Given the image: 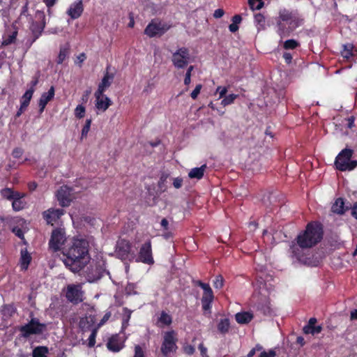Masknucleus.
I'll return each mask as SVG.
<instances>
[{"mask_svg": "<svg viewBox=\"0 0 357 357\" xmlns=\"http://www.w3.org/2000/svg\"><path fill=\"white\" fill-rule=\"evenodd\" d=\"M87 58L86 56V54H84V53H82L80 54L79 56H77L75 63V64L78 65V66H81L82 63L86 60Z\"/></svg>", "mask_w": 357, "mask_h": 357, "instance_id": "4d7b16f0", "label": "nucleus"}, {"mask_svg": "<svg viewBox=\"0 0 357 357\" xmlns=\"http://www.w3.org/2000/svg\"><path fill=\"white\" fill-rule=\"evenodd\" d=\"M255 22L256 23V26L259 30L265 29L266 20L265 17L262 14L257 13L255 15Z\"/></svg>", "mask_w": 357, "mask_h": 357, "instance_id": "7c9ffc66", "label": "nucleus"}, {"mask_svg": "<svg viewBox=\"0 0 357 357\" xmlns=\"http://www.w3.org/2000/svg\"><path fill=\"white\" fill-rule=\"evenodd\" d=\"M139 259L137 261H141L144 264L152 265L154 264V259L152 255V248L151 241L145 242L140 248L139 252Z\"/></svg>", "mask_w": 357, "mask_h": 357, "instance_id": "f8f14e48", "label": "nucleus"}, {"mask_svg": "<svg viewBox=\"0 0 357 357\" xmlns=\"http://www.w3.org/2000/svg\"><path fill=\"white\" fill-rule=\"evenodd\" d=\"M89 131V119H87L85 123V126L82 129V139L85 137L86 138L88 132Z\"/></svg>", "mask_w": 357, "mask_h": 357, "instance_id": "6e6d98bb", "label": "nucleus"}, {"mask_svg": "<svg viewBox=\"0 0 357 357\" xmlns=\"http://www.w3.org/2000/svg\"><path fill=\"white\" fill-rule=\"evenodd\" d=\"M172 62L177 69H183L190 62V54L188 48L185 47H179L172 53Z\"/></svg>", "mask_w": 357, "mask_h": 357, "instance_id": "39448f33", "label": "nucleus"}, {"mask_svg": "<svg viewBox=\"0 0 357 357\" xmlns=\"http://www.w3.org/2000/svg\"><path fill=\"white\" fill-rule=\"evenodd\" d=\"M283 59H284L285 62L288 64L291 63L292 61V55L289 52H284L282 56Z\"/></svg>", "mask_w": 357, "mask_h": 357, "instance_id": "0e129e2a", "label": "nucleus"}, {"mask_svg": "<svg viewBox=\"0 0 357 357\" xmlns=\"http://www.w3.org/2000/svg\"><path fill=\"white\" fill-rule=\"evenodd\" d=\"M262 349H263V347L261 344H257L254 348H252L249 351V353L247 355V357H253L255 355L256 351H261Z\"/></svg>", "mask_w": 357, "mask_h": 357, "instance_id": "8fccbe9b", "label": "nucleus"}, {"mask_svg": "<svg viewBox=\"0 0 357 357\" xmlns=\"http://www.w3.org/2000/svg\"><path fill=\"white\" fill-rule=\"evenodd\" d=\"M323 236L322 224L318 221H311L291 242L289 251L298 261L306 264L307 258L304 254V250L317 245L322 240Z\"/></svg>", "mask_w": 357, "mask_h": 357, "instance_id": "f257e3e1", "label": "nucleus"}, {"mask_svg": "<svg viewBox=\"0 0 357 357\" xmlns=\"http://www.w3.org/2000/svg\"><path fill=\"white\" fill-rule=\"evenodd\" d=\"M64 211L63 209L50 208L43 212V218L46 220L48 224L54 225L59 218L63 215Z\"/></svg>", "mask_w": 357, "mask_h": 357, "instance_id": "6ab92c4d", "label": "nucleus"}, {"mask_svg": "<svg viewBox=\"0 0 357 357\" xmlns=\"http://www.w3.org/2000/svg\"><path fill=\"white\" fill-rule=\"evenodd\" d=\"M83 11V6L82 1H79L71 5L70 8L68 10V14L73 19H76L80 16Z\"/></svg>", "mask_w": 357, "mask_h": 357, "instance_id": "b1692460", "label": "nucleus"}, {"mask_svg": "<svg viewBox=\"0 0 357 357\" xmlns=\"http://www.w3.org/2000/svg\"><path fill=\"white\" fill-rule=\"evenodd\" d=\"M45 328V324L40 323L38 319L33 318L27 324L21 327L20 331L23 337H27L31 335L41 334Z\"/></svg>", "mask_w": 357, "mask_h": 357, "instance_id": "6e6552de", "label": "nucleus"}, {"mask_svg": "<svg viewBox=\"0 0 357 357\" xmlns=\"http://www.w3.org/2000/svg\"><path fill=\"white\" fill-rule=\"evenodd\" d=\"M276 352L273 349H270L268 352L263 351L259 357H275Z\"/></svg>", "mask_w": 357, "mask_h": 357, "instance_id": "864d4df0", "label": "nucleus"}, {"mask_svg": "<svg viewBox=\"0 0 357 357\" xmlns=\"http://www.w3.org/2000/svg\"><path fill=\"white\" fill-rule=\"evenodd\" d=\"M195 284L203 289V295L201 299L202 310L204 312H211L212 303L214 300L213 290L208 283H204L201 280H197Z\"/></svg>", "mask_w": 357, "mask_h": 357, "instance_id": "423d86ee", "label": "nucleus"}, {"mask_svg": "<svg viewBox=\"0 0 357 357\" xmlns=\"http://www.w3.org/2000/svg\"><path fill=\"white\" fill-rule=\"evenodd\" d=\"M94 96L96 98V107L100 111V112L106 111L112 105V100L105 95L103 92L99 93V91H96Z\"/></svg>", "mask_w": 357, "mask_h": 357, "instance_id": "f3484780", "label": "nucleus"}, {"mask_svg": "<svg viewBox=\"0 0 357 357\" xmlns=\"http://www.w3.org/2000/svg\"><path fill=\"white\" fill-rule=\"evenodd\" d=\"M13 192L10 188H5L1 190V195L7 199H12Z\"/></svg>", "mask_w": 357, "mask_h": 357, "instance_id": "09e8293b", "label": "nucleus"}, {"mask_svg": "<svg viewBox=\"0 0 357 357\" xmlns=\"http://www.w3.org/2000/svg\"><path fill=\"white\" fill-rule=\"evenodd\" d=\"M253 314L250 312H238L235 315L236 321L240 324H247L253 319Z\"/></svg>", "mask_w": 357, "mask_h": 357, "instance_id": "393cba45", "label": "nucleus"}, {"mask_svg": "<svg viewBox=\"0 0 357 357\" xmlns=\"http://www.w3.org/2000/svg\"><path fill=\"white\" fill-rule=\"evenodd\" d=\"M123 310L126 312H128V315L126 318H123L122 321V328H126L127 326L128 325V321L130 319L132 311L128 310L127 307H124Z\"/></svg>", "mask_w": 357, "mask_h": 357, "instance_id": "c03bdc74", "label": "nucleus"}, {"mask_svg": "<svg viewBox=\"0 0 357 357\" xmlns=\"http://www.w3.org/2000/svg\"><path fill=\"white\" fill-rule=\"evenodd\" d=\"M84 114H85V108L82 105H78L76 107L75 111V116L77 118L81 119V118L84 117Z\"/></svg>", "mask_w": 357, "mask_h": 357, "instance_id": "a18cd8bd", "label": "nucleus"}, {"mask_svg": "<svg viewBox=\"0 0 357 357\" xmlns=\"http://www.w3.org/2000/svg\"><path fill=\"white\" fill-rule=\"evenodd\" d=\"M231 20H232V23L238 25V24H240L241 22L242 17L240 15H235L234 16H233Z\"/></svg>", "mask_w": 357, "mask_h": 357, "instance_id": "338daca9", "label": "nucleus"}, {"mask_svg": "<svg viewBox=\"0 0 357 357\" xmlns=\"http://www.w3.org/2000/svg\"><path fill=\"white\" fill-rule=\"evenodd\" d=\"M183 185V178L180 177L175 178L173 181V185L175 188L178 189Z\"/></svg>", "mask_w": 357, "mask_h": 357, "instance_id": "13d9d810", "label": "nucleus"}, {"mask_svg": "<svg viewBox=\"0 0 357 357\" xmlns=\"http://www.w3.org/2000/svg\"><path fill=\"white\" fill-rule=\"evenodd\" d=\"M36 23H33L31 29L34 34H36V38H38V36L41 33L43 30L45 26V15L44 12L38 10L35 15Z\"/></svg>", "mask_w": 357, "mask_h": 357, "instance_id": "2eb2a0df", "label": "nucleus"}, {"mask_svg": "<svg viewBox=\"0 0 357 357\" xmlns=\"http://www.w3.org/2000/svg\"><path fill=\"white\" fill-rule=\"evenodd\" d=\"M67 299L74 303H77L83 300V291L81 285L70 284L67 287L66 294Z\"/></svg>", "mask_w": 357, "mask_h": 357, "instance_id": "ddd939ff", "label": "nucleus"}, {"mask_svg": "<svg viewBox=\"0 0 357 357\" xmlns=\"http://www.w3.org/2000/svg\"><path fill=\"white\" fill-rule=\"evenodd\" d=\"M160 225L163 228L164 230L169 229V222L166 218H162L160 222Z\"/></svg>", "mask_w": 357, "mask_h": 357, "instance_id": "774afa93", "label": "nucleus"}, {"mask_svg": "<svg viewBox=\"0 0 357 357\" xmlns=\"http://www.w3.org/2000/svg\"><path fill=\"white\" fill-rule=\"evenodd\" d=\"M183 349L184 353L189 356L192 355L195 351V347L190 344L184 345Z\"/></svg>", "mask_w": 357, "mask_h": 357, "instance_id": "de8ad7c7", "label": "nucleus"}, {"mask_svg": "<svg viewBox=\"0 0 357 357\" xmlns=\"http://www.w3.org/2000/svg\"><path fill=\"white\" fill-rule=\"evenodd\" d=\"M22 268L24 269H26L31 261V257L27 253H23L22 252Z\"/></svg>", "mask_w": 357, "mask_h": 357, "instance_id": "58836bf2", "label": "nucleus"}, {"mask_svg": "<svg viewBox=\"0 0 357 357\" xmlns=\"http://www.w3.org/2000/svg\"><path fill=\"white\" fill-rule=\"evenodd\" d=\"M17 34V32L14 31L11 35L8 36L6 38H5L3 40L2 45H8L12 43H14L15 41V39H16Z\"/></svg>", "mask_w": 357, "mask_h": 357, "instance_id": "ea45409f", "label": "nucleus"}, {"mask_svg": "<svg viewBox=\"0 0 357 357\" xmlns=\"http://www.w3.org/2000/svg\"><path fill=\"white\" fill-rule=\"evenodd\" d=\"M23 153H24V150L22 148L17 147L13 149V151L12 152V155L15 158H20L22 157V155H23Z\"/></svg>", "mask_w": 357, "mask_h": 357, "instance_id": "3c124183", "label": "nucleus"}, {"mask_svg": "<svg viewBox=\"0 0 357 357\" xmlns=\"http://www.w3.org/2000/svg\"><path fill=\"white\" fill-rule=\"evenodd\" d=\"M25 203L22 200H14L12 206L14 211H19L24 208Z\"/></svg>", "mask_w": 357, "mask_h": 357, "instance_id": "79ce46f5", "label": "nucleus"}, {"mask_svg": "<svg viewBox=\"0 0 357 357\" xmlns=\"http://www.w3.org/2000/svg\"><path fill=\"white\" fill-rule=\"evenodd\" d=\"M34 91L35 89L33 87H30V89H28L23 95L21 101L22 109H26L27 107Z\"/></svg>", "mask_w": 357, "mask_h": 357, "instance_id": "c85d7f7f", "label": "nucleus"}, {"mask_svg": "<svg viewBox=\"0 0 357 357\" xmlns=\"http://www.w3.org/2000/svg\"><path fill=\"white\" fill-rule=\"evenodd\" d=\"M66 241V233L63 229L57 228L52 231L50 240V248L54 251L59 250Z\"/></svg>", "mask_w": 357, "mask_h": 357, "instance_id": "9b49d317", "label": "nucleus"}, {"mask_svg": "<svg viewBox=\"0 0 357 357\" xmlns=\"http://www.w3.org/2000/svg\"><path fill=\"white\" fill-rule=\"evenodd\" d=\"M131 243L125 239H122L117 242L116 253L122 259H126L131 251Z\"/></svg>", "mask_w": 357, "mask_h": 357, "instance_id": "a211bd4d", "label": "nucleus"}, {"mask_svg": "<svg viewBox=\"0 0 357 357\" xmlns=\"http://www.w3.org/2000/svg\"><path fill=\"white\" fill-rule=\"evenodd\" d=\"M54 96V86H51L49 89L48 92L43 93L41 95V97L39 100V107H40V112L42 113L46 106V105L50 102Z\"/></svg>", "mask_w": 357, "mask_h": 357, "instance_id": "4be33fe9", "label": "nucleus"}, {"mask_svg": "<svg viewBox=\"0 0 357 357\" xmlns=\"http://www.w3.org/2000/svg\"><path fill=\"white\" fill-rule=\"evenodd\" d=\"M354 151L351 149L342 150L335 160L336 169L341 171H351L357 167V160H351Z\"/></svg>", "mask_w": 357, "mask_h": 357, "instance_id": "7ed1b4c3", "label": "nucleus"}, {"mask_svg": "<svg viewBox=\"0 0 357 357\" xmlns=\"http://www.w3.org/2000/svg\"><path fill=\"white\" fill-rule=\"evenodd\" d=\"M227 92V88L226 86H218L216 89V93H219V99L222 98L225 96Z\"/></svg>", "mask_w": 357, "mask_h": 357, "instance_id": "603ef678", "label": "nucleus"}, {"mask_svg": "<svg viewBox=\"0 0 357 357\" xmlns=\"http://www.w3.org/2000/svg\"><path fill=\"white\" fill-rule=\"evenodd\" d=\"M48 349L46 347H38L33 351V357H47Z\"/></svg>", "mask_w": 357, "mask_h": 357, "instance_id": "2f4dec72", "label": "nucleus"}, {"mask_svg": "<svg viewBox=\"0 0 357 357\" xmlns=\"http://www.w3.org/2000/svg\"><path fill=\"white\" fill-rule=\"evenodd\" d=\"M69 54L68 48L66 47H62L60 49V52L57 58V63L61 64L66 59Z\"/></svg>", "mask_w": 357, "mask_h": 357, "instance_id": "f704fd0d", "label": "nucleus"}, {"mask_svg": "<svg viewBox=\"0 0 357 357\" xmlns=\"http://www.w3.org/2000/svg\"><path fill=\"white\" fill-rule=\"evenodd\" d=\"M340 54L344 59L348 60L357 54V50L353 43H348L342 45Z\"/></svg>", "mask_w": 357, "mask_h": 357, "instance_id": "412c9836", "label": "nucleus"}, {"mask_svg": "<svg viewBox=\"0 0 357 357\" xmlns=\"http://www.w3.org/2000/svg\"><path fill=\"white\" fill-rule=\"evenodd\" d=\"M321 331H322V327L321 326H314L309 330H304L303 332L305 334L311 333L312 335H314V334H318V333H321Z\"/></svg>", "mask_w": 357, "mask_h": 357, "instance_id": "37998d69", "label": "nucleus"}, {"mask_svg": "<svg viewBox=\"0 0 357 357\" xmlns=\"http://www.w3.org/2000/svg\"><path fill=\"white\" fill-rule=\"evenodd\" d=\"M300 46V43L294 39L287 40L283 44L284 50H294Z\"/></svg>", "mask_w": 357, "mask_h": 357, "instance_id": "473e14b6", "label": "nucleus"}, {"mask_svg": "<svg viewBox=\"0 0 357 357\" xmlns=\"http://www.w3.org/2000/svg\"><path fill=\"white\" fill-rule=\"evenodd\" d=\"M111 315H112L111 312H107L105 314V315L103 316V317L102 318V319L100 320V321L98 324V327L99 328L101 326L104 325L109 320Z\"/></svg>", "mask_w": 357, "mask_h": 357, "instance_id": "5fc2aeb1", "label": "nucleus"}, {"mask_svg": "<svg viewBox=\"0 0 357 357\" xmlns=\"http://www.w3.org/2000/svg\"><path fill=\"white\" fill-rule=\"evenodd\" d=\"M248 3L252 10H260L264 5L262 0H249Z\"/></svg>", "mask_w": 357, "mask_h": 357, "instance_id": "c9c22d12", "label": "nucleus"}, {"mask_svg": "<svg viewBox=\"0 0 357 357\" xmlns=\"http://www.w3.org/2000/svg\"><path fill=\"white\" fill-rule=\"evenodd\" d=\"M257 309L264 315H271L273 312L270 302L266 298L257 303Z\"/></svg>", "mask_w": 357, "mask_h": 357, "instance_id": "a878e982", "label": "nucleus"}, {"mask_svg": "<svg viewBox=\"0 0 357 357\" xmlns=\"http://www.w3.org/2000/svg\"><path fill=\"white\" fill-rule=\"evenodd\" d=\"M230 328V321L227 318L222 319L218 324V330L222 334H226L229 332Z\"/></svg>", "mask_w": 357, "mask_h": 357, "instance_id": "c756f323", "label": "nucleus"}, {"mask_svg": "<svg viewBox=\"0 0 357 357\" xmlns=\"http://www.w3.org/2000/svg\"><path fill=\"white\" fill-rule=\"evenodd\" d=\"M172 323V317L165 311L162 310L160 316L158 317L155 325L158 328H164L165 326H169Z\"/></svg>", "mask_w": 357, "mask_h": 357, "instance_id": "5701e85b", "label": "nucleus"}, {"mask_svg": "<svg viewBox=\"0 0 357 357\" xmlns=\"http://www.w3.org/2000/svg\"><path fill=\"white\" fill-rule=\"evenodd\" d=\"M114 79V75L109 73L107 70L105 73L101 82L98 84V88L96 91H99V93L105 92L110 86Z\"/></svg>", "mask_w": 357, "mask_h": 357, "instance_id": "aec40b11", "label": "nucleus"}, {"mask_svg": "<svg viewBox=\"0 0 357 357\" xmlns=\"http://www.w3.org/2000/svg\"><path fill=\"white\" fill-rule=\"evenodd\" d=\"M317 323V319L314 318V317H312V318H310L309 321H308V324L305 326L303 327V331L304 330H309L310 329L312 326H314V324Z\"/></svg>", "mask_w": 357, "mask_h": 357, "instance_id": "bf43d9fd", "label": "nucleus"}, {"mask_svg": "<svg viewBox=\"0 0 357 357\" xmlns=\"http://www.w3.org/2000/svg\"><path fill=\"white\" fill-rule=\"evenodd\" d=\"M13 232L19 238H24V233L22 230L20 228L18 227H14L13 229Z\"/></svg>", "mask_w": 357, "mask_h": 357, "instance_id": "e2e57ef3", "label": "nucleus"}, {"mask_svg": "<svg viewBox=\"0 0 357 357\" xmlns=\"http://www.w3.org/2000/svg\"><path fill=\"white\" fill-rule=\"evenodd\" d=\"M225 280L221 275H218L215 278L213 281V287L215 289H220L224 287Z\"/></svg>", "mask_w": 357, "mask_h": 357, "instance_id": "e433bc0d", "label": "nucleus"}, {"mask_svg": "<svg viewBox=\"0 0 357 357\" xmlns=\"http://www.w3.org/2000/svg\"><path fill=\"white\" fill-rule=\"evenodd\" d=\"M24 197V194L20 193L19 192L13 191V196H12V199L13 201L14 200H20V199H22V198Z\"/></svg>", "mask_w": 357, "mask_h": 357, "instance_id": "69168bd1", "label": "nucleus"}, {"mask_svg": "<svg viewBox=\"0 0 357 357\" xmlns=\"http://www.w3.org/2000/svg\"><path fill=\"white\" fill-rule=\"evenodd\" d=\"M278 18L277 22L278 34L281 38L289 36L290 32L286 29L285 25L282 22H286L291 24L294 21V15L291 11L284 8L279 11Z\"/></svg>", "mask_w": 357, "mask_h": 357, "instance_id": "0eeeda50", "label": "nucleus"}, {"mask_svg": "<svg viewBox=\"0 0 357 357\" xmlns=\"http://www.w3.org/2000/svg\"><path fill=\"white\" fill-rule=\"evenodd\" d=\"M57 199L61 206H68L72 200L71 189L66 185L61 186L56 193Z\"/></svg>", "mask_w": 357, "mask_h": 357, "instance_id": "dca6fc26", "label": "nucleus"}, {"mask_svg": "<svg viewBox=\"0 0 357 357\" xmlns=\"http://www.w3.org/2000/svg\"><path fill=\"white\" fill-rule=\"evenodd\" d=\"M133 357H146L145 351L140 345L137 344L135 346Z\"/></svg>", "mask_w": 357, "mask_h": 357, "instance_id": "a19ab883", "label": "nucleus"}, {"mask_svg": "<svg viewBox=\"0 0 357 357\" xmlns=\"http://www.w3.org/2000/svg\"><path fill=\"white\" fill-rule=\"evenodd\" d=\"M95 262V269L92 268L91 271V283L100 280L106 273H108L105 267V261L102 255H97L96 259H93Z\"/></svg>", "mask_w": 357, "mask_h": 357, "instance_id": "9d476101", "label": "nucleus"}, {"mask_svg": "<svg viewBox=\"0 0 357 357\" xmlns=\"http://www.w3.org/2000/svg\"><path fill=\"white\" fill-rule=\"evenodd\" d=\"M206 169V165H203L199 167L192 168L188 173V176L190 178H197L199 180L203 178Z\"/></svg>", "mask_w": 357, "mask_h": 357, "instance_id": "cd10ccee", "label": "nucleus"}, {"mask_svg": "<svg viewBox=\"0 0 357 357\" xmlns=\"http://www.w3.org/2000/svg\"><path fill=\"white\" fill-rule=\"evenodd\" d=\"M347 209L348 207L344 206V199L341 197L337 198L331 207L333 213L340 215L343 214Z\"/></svg>", "mask_w": 357, "mask_h": 357, "instance_id": "bb28decb", "label": "nucleus"}, {"mask_svg": "<svg viewBox=\"0 0 357 357\" xmlns=\"http://www.w3.org/2000/svg\"><path fill=\"white\" fill-rule=\"evenodd\" d=\"M224 14H225L224 10L222 8H218L214 11L213 17L216 19H218V18L222 17L224 15Z\"/></svg>", "mask_w": 357, "mask_h": 357, "instance_id": "680f3d73", "label": "nucleus"}, {"mask_svg": "<svg viewBox=\"0 0 357 357\" xmlns=\"http://www.w3.org/2000/svg\"><path fill=\"white\" fill-rule=\"evenodd\" d=\"M193 70H194V66H190L186 70V73L185 75V78H184V84L186 86H188L191 82V75H192V72L193 71Z\"/></svg>", "mask_w": 357, "mask_h": 357, "instance_id": "4c0bfd02", "label": "nucleus"}, {"mask_svg": "<svg viewBox=\"0 0 357 357\" xmlns=\"http://www.w3.org/2000/svg\"><path fill=\"white\" fill-rule=\"evenodd\" d=\"M169 29V26H167L166 24L162 23L161 21L158 20H153L144 29V34L148 36L150 38H153L157 36H161L163 35L168 29Z\"/></svg>", "mask_w": 357, "mask_h": 357, "instance_id": "1a4fd4ad", "label": "nucleus"}, {"mask_svg": "<svg viewBox=\"0 0 357 357\" xmlns=\"http://www.w3.org/2000/svg\"><path fill=\"white\" fill-rule=\"evenodd\" d=\"M198 348L202 357H209L207 355V348L204 347L203 343L199 344Z\"/></svg>", "mask_w": 357, "mask_h": 357, "instance_id": "052dcab7", "label": "nucleus"}, {"mask_svg": "<svg viewBox=\"0 0 357 357\" xmlns=\"http://www.w3.org/2000/svg\"><path fill=\"white\" fill-rule=\"evenodd\" d=\"M238 96V95L234 93L229 94L228 96L225 95V96L223 97L224 98L221 101V105L223 107L231 105L234 102V100L237 98Z\"/></svg>", "mask_w": 357, "mask_h": 357, "instance_id": "72a5a7b5", "label": "nucleus"}, {"mask_svg": "<svg viewBox=\"0 0 357 357\" xmlns=\"http://www.w3.org/2000/svg\"><path fill=\"white\" fill-rule=\"evenodd\" d=\"M177 342L178 338L175 331L171 330L165 332L160 348L161 354L164 356L168 357L171 353L175 352L178 348Z\"/></svg>", "mask_w": 357, "mask_h": 357, "instance_id": "20e7f679", "label": "nucleus"}, {"mask_svg": "<svg viewBox=\"0 0 357 357\" xmlns=\"http://www.w3.org/2000/svg\"><path fill=\"white\" fill-rule=\"evenodd\" d=\"M89 243L86 238L76 237L67 252V258L63 261L66 266H70L73 272H78L82 267L80 259L89 252Z\"/></svg>", "mask_w": 357, "mask_h": 357, "instance_id": "f03ea898", "label": "nucleus"}, {"mask_svg": "<svg viewBox=\"0 0 357 357\" xmlns=\"http://www.w3.org/2000/svg\"><path fill=\"white\" fill-rule=\"evenodd\" d=\"M202 85L201 84H197L195 89L192 91L190 96L193 100H196L200 93Z\"/></svg>", "mask_w": 357, "mask_h": 357, "instance_id": "49530a36", "label": "nucleus"}, {"mask_svg": "<svg viewBox=\"0 0 357 357\" xmlns=\"http://www.w3.org/2000/svg\"><path fill=\"white\" fill-rule=\"evenodd\" d=\"M125 340L119 334H114L109 337L107 348L112 352H119L125 347Z\"/></svg>", "mask_w": 357, "mask_h": 357, "instance_id": "4468645a", "label": "nucleus"}]
</instances>
